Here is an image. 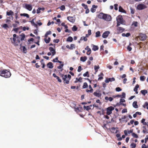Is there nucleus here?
Wrapping results in <instances>:
<instances>
[{
	"label": "nucleus",
	"mask_w": 148,
	"mask_h": 148,
	"mask_svg": "<svg viewBox=\"0 0 148 148\" xmlns=\"http://www.w3.org/2000/svg\"><path fill=\"white\" fill-rule=\"evenodd\" d=\"M13 42H12L14 43L15 45H17L18 43L20 42V40L22 41L24 40L25 37V35L24 34H22L19 36V37H17L16 34H14L13 35Z\"/></svg>",
	"instance_id": "f257e3e1"
},
{
	"label": "nucleus",
	"mask_w": 148,
	"mask_h": 148,
	"mask_svg": "<svg viewBox=\"0 0 148 148\" xmlns=\"http://www.w3.org/2000/svg\"><path fill=\"white\" fill-rule=\"evenodd\" d=\"M9 71L7 70H1L0 71V75L5 78H8L9 77Z\"/></svg>",
	"instance_id": "f03ea898"
},
{
	"label": "nucleus",
	"mask_w": 148,
	"mask_h": 148,
	"mask_svg": "<svg viewBox=\"0 0 148 148\" xmlns=\"http://www.w3.org/2000/svg\"><path fill=\"white\" fill-rule=\"evenodd\" d=\"M71 78V76L70 75H64L63 80L65 83L68 84Z\"/></svg>",
	"instance_id": "7ed1b4c3"
},
{
	"label": "nucleus",
	"mask_w": 148,
	"mask_h": 148,
	"mask_svg": "<svg viewBox=\"0 0 148 148\" xmlns=\"http://www.w3.org/2000/svg\"><path fill=\"white\" fill-rule=\"evenodd\" d=\"M117 23H119L121 24L125 25L124 21L122 17L121 16H119L116 17Z\"/></svg>",
	"instance_id": "20e7f679"
},
{
	"label": "nucleus",
	"mask_w": 148,
	"mask_h": 148,
	"mask_svg": "<svg viewBox=\"0 0 148 148\" xmlns=\"http://www.w3.org/2000/svg\"><path fill=\"white\" fill-rule=\"evenodd\" d=\"M103 19L107 21H110L112 20V17L110 15L104 14Z\"/></svg>",
	"instance_id": "39448f33"
},
{
	"label": "nucleus",
	"mask_w": 148,
	"mask_h": 148,
	"mask_svg": "<svg viewBox=\"0 0 148 148\" xmlns=\"http://www.w3.org/2000/svg\"><path fill=\"white\" fill-rule=\"evenodd\" d=\"M114 107L112 106H110L107 108V114L109 115L112 113V111L114 110Z\"/></svg>",
	"instance_id": "423d86ee"
},
{
	"label": "nucleus",
	"mask_w": 148,
	"mask_h": 148,
	"mask_svg": "<svg viewBox=\"0 0 148 148\" xmlns=\"http://www.w3.org/2000/svg\"><path fill=\"white\" fill-rule=\"evenodd\" d=\"M146 7V6L145 5L142 4H140L138 5L137 9L138 10H141L145 8Z\"/></svg>",
	"instance_id": "0eeeda50"
},
{
	"label": "nucleus",
	"mask_w": 148,
	"mask_h": 148,
	"mask_svg": "<svg viewBox=\"0 0 148 148\" xmlns=\"http://www.w3.org/2000/svg\"><path fill=\"white\" fill-rule=\"evenodd\" d=\"M138 37L140 40L143 41L146 39L147 36L145 34H139Z\"/></svg>",
	"instance_id": "6e6552de"
},
{
	"label": "nucleus",
	"mask_w": 148,
	"mask_h": 148,
	"mask_svg": "<svg viewBox=\"0 0 148 148\" xmlns=\"http://www.w3.org/2000/svg\"><path fill=\"white\" fill-rule=\"evenodd\" d=\"M125 30V29L121 27H118L117 28V33L118 34L121 33Z\"/></svg>",
	"instance_id": "1a4fd4ad"
},
{
	"label": "nucleus",
	"mask_w": 148,
	"mask_h": 148,
	"mask_svg": "<svg viewBox=\"0 0 148 148\" xmlns=\"http://www.w3.org/2000/svg\"><path fill=\"white\" fill-rule=\"evenodd\" d=\"M110 34V32L109 31H107L103 33L102 37L103 38H106Z\"/></svg>",
	"instance_id": "9d476101"
},
{
	"label": "nucleus",
	"mask_w": 148,
	"mask_h": 148,
	"mask_svg": "<svg viewBox=\"0 0 148 148\" xmlns=\"http://www.w3.org/2000/svg\"><path fill=\"white\" fill-rule=\"evenodd\" d=\"M67 19L70 22L73 23L75 20V18L73 16H68L67 17Z\"/></svg>",
	"instance_id": "9b49d317"
},
{
	"label": "nucleus",
	"mask_w": 148,
	"mask_h": 148,
	"mask_svg": "<svg viewBox=\"0 0 148 148\" xmlns=\"http://www.w3.org/2000/svg\"><path fill=\"white\" fill-rule=\"evenodd\" d=\"M97 8V6L95 5H93L92 8L90 9L91 12L94 13L96 11V9Z\"/></svg>",
	"instance_id": "f8f14e48"
},
{
	"label": "nucleus",
	"mask_w": 148,
	"mask_h": 148,
	"mask_svg": "<svg viewBox=\"0 0 148 148\" xmlns=\"http://www.w3.org/2000/svg\"><path fill=\"white\" fill-rule=\"evenodd\" d=\"M25 8L29 11H31L32 9V6L30 4H26L25 5Z\"/></svg>",
	"instance_id": "ddd939ff"
},
{
	"label": "nucleus",
	"mask_w": 148,
	"mask_h": 148,
	"mask_svg": "<svg viewBox=\"0 0 148 148\" xmlns=\"http://www.w3.org/2000/svg\"><path fill=\"white\" fill-rule=\"evenodd\" d=\"M133 132V130L132 129L131 130H128L127 131L126 130H125L124 131V133L125 135L127 136V134H130L131 133H132Z\"/></svg>",
	"instance_id": "4468645a"
},
{
	"label": "nucleus",
	"mask_w": 148,
	"mask_h": 148,
	"mask_svg": "<svg viewBox=\"0 0 148 148\" xmlns=\"http://www.w3.org/2000/svg\"><path fill=\"white\" fill-rule=\"evenodd\" d=\"M49 50L52 53L53 56L55 54L56 52L55 51V50L53 47H50L49 48Z\"/></svg>",
	"instance_id": "2eb2a0df"
},
{
	"label": "nucleus",
	"mask_w": 148,
	"mask_h": 148,
	"mask_svg": "<svg viewBox=\"0 0 148 148\" xmlns=\"http://www.w3.org/2000/svg\"><path fill=\"white\" fill-rule=\"evenodd\" d=\"M118 129V128H116ZM116 128L115 127H112L110 129V131L111 132L114 133H116L118 132V130H116Z\"/></svg>",
	"instance_id": "dca6fc26"
},
{
	"label": "nucleus",
	"mask_w": 148,
	"mask_h": 148,
	"mask_svg": "<svg viewBox=\"0 0 148 148\" xmlns=\"http://www.w3.org/2000/svg\"><path fill=\"white\" fill-rule=\"evenodd\" d=\"M85 49L87 50L86 53L87 55H89L90 54L91 51L90 49L89 48L88 46H87L85 48Z\"/></svg>",
	"instance_id": "f3484780"
},
{
	"label": "nucleus",
	"mask_w": 148,
	"mask_h": 148,
	"mask_svg": "<svg viewBox=\"0 0 148 148\" xmlns=\"http://www.w3.org/2000/svg\"><path fill=\"white\" fill-rule=\"evenodd\" d=\"M93 95L95 96L99 97H100L101 95V93L97 92H94L93 93Z\"/></svg>",
	"instance_id": "a211bd4d"
},
{
	"label": "nucleus",
	"mask_w": 148,
	"mask_h": 148,
	"mask_svg": "<svg viewBox=\"0 0 148 148\" xmlns=\"http://www.w3.org/2000/svg\"><path fill=\"white\" fill-rule=\"evenodd\" d=\"M92 50L94 51H96L98 49V47L97 46L94 45L92 44Z\"/></svg>",
	"instance_id": "6ab92c4d"
},
{
	"label": "nucleus",
	"mask_w": 148,
	"mask_h": 148,
	"mask_svg": "<svg viewBox=\"0 0 148 148\" xmlns=\"http://www.w3.org/2000/svg\"><path fill=\"white\" fill-rule=\"evenodd\" d=\"M104 14L103 13H100L98 15V17L100 19H103Z\"/></svg>",
	"instance_id": "aec40b11"
},
{
	"label": "nucleus",
	"mask_w": 148,
	"mask_h": 148,
	"mask_svg": "<svg viewBox=\"0 0 148 148\" xmlns=\"http://www.w3.org/2000/svg\"><path fill=\"white\" fill-rule=\"evenodd\" d=\"M142 128L143 129V132L144 133H147L148 132H147V130L146 127L145 126H143L142 127Z\"/></svg>",
	"instance_id": "412c9836"
},
{
	"label": "nucleus",
	"mask_w": 148,
	"mask_h": 148,
	"mask_svg": "<svg viewBox=\"0 0 148 148\" xmlns=\"http://www.w3.org/2000/svg\"><path fill=\"white\" fill-rule=\"evenodd\" d=\"M47 66L50 69H52L53 68V64L51 62H49L47 64Z\"/></svg>",
	"instance_id": "4be33fe9"
},
{
	"label": "nucleus",
	"mask_w": 148,
	"mask_h": 148,
	"mask_svg": "<svg viewBox=\"0 0 148 148\" xmlns=\"http://www.w3.org/2000/svg\"><path fill=\"white\" fill-rule=\"evenodd\" d=\"M87 59V57L86 56L84 57H81L80 58V60L83 62L85 61Z\"/></svg>",
	"instance_id": "5701e85b"
},
{
	"label": "nucleus",
	"mask_w": 148,
	"mask_h": 148,
	"mask_svg": "<svg viewBox=\"0 0 148 148\" xmlns=\"http://www.w3.org/2000/svg\"><path fill=\"white\" fill-rule=\"evenodd\" d=\"M132 105L133 107L135 108H138V106L137 105V102L136 101L134 102Z\"/></svg>",
	"instance_id": "b1692460"
},
{
	"label": "nucleus",
	"mask_w": 148,
	"mask_h": 148,
	"mask_svg": "<svg viewBox=\"0 0 148 148\" xmlns=\"http://www.w3.org/2000/svg\"><path fill=\"white\" fill-rule=\"evenodd\" d=\"M103 74L102 73H101V74L100 75H98V76L99 77L98 80H100L102 79H103Z\"/></svg>",
	"instance_id": "393cba45"
},
{
	"label": "nucleus",
	"mask_w": 148,
	"mask_h": 148,
	"mask_svg": "<svg viewBox=\"0 0 148 148\" xmlns=\"http://www.w3.org/2000/svg\"><path fill=\"white\" fill-rule=\"evenodd\" d=\"M35 18H34V19H33L31 21V24L34 26L35 27H37V24H36L34 22V19H35Z\"/></svg>",
	"instance_id": "a878e982"
},
{
	"label": "nucleus",
	"mask_w": 148,
	"mask_h": 148,
	"mask_svg": "<svg viewBox=\"0 0 148 148\" xmlns=\"http://www.w3.org/2000/svg\"><path fill=\"white\" fill-rule=\"evenodd\" d=\"M21 48L22 49L24 53H26L27 52V49L24 46H22L21 47Z\"/></svg>",
	"instance_id": "bb28decb"
},
{
	"label": "nucleus",
	"mask_w": 148,
	"mask_h": 148,
	"mask_svg": "<svg viewBox=\"0 0 148 148\" xmlns=\"http://www.w3.org/2000/svg\"><path fill=\"white\" fill-rule=\"evenodd\" d=\"M99 68V65H95L94 66V69L95 71V73L97 72Z\"/></svg>",
	"instance_id": "cd10ccee"
},
{
	"label": "nucleus",
	"mask_w": 148,
	"mask_h": 148,
	"mask_svg": "<svg viewBox=\"0 0 148 148\" xmlns=\"http://www.w3.org/2000/svg\"><path fill=\"white\" fill-rule=\"evenodd\" d=\"M143 107L144 108H146L148 110V102H145V104L143 106Z\"/></svg>",
	"instance_id": "c85d7f7f"
},
{
	"label": "nucleus",
	"mask_w": 148,
	"mask_h": 148,
	"mask_svg": "<svg viewBox=\"0 0 148 148\" xmlns=\"http://www.w3.org/2000/svg\"><path fill=\"white\" fill-rule=\"evenodd\" d=\"M141 93L144 95H145V94L147 93V91L146 90H141L140 91Z\"/></svg>",
	"instance_id": "c756f323"
},
{
	"label": "nucleus",
	"mask_w": 148,
	"mask_h": 148,
	"mask_svg": "<svg viewBox=\"0 0 148 148\" xmlns=\"http://www.w3.org/2000/svg\"><path fill=\"white\" fill-rule=\"evenodd\" d=\"M145 119H143L141 121V123H142L144 125H147V123L145 122Z\"/></svg>",
	"instance_id": "7c9ffc66"
},
{
	"label": "nucleus",
	"mask_w": 148,
	"mask_h": 148,
	"mask_svg": "<svg viewBox=\"0 0 148 148\" xmlns=\"http://www.w3.org/2000/svg\"><path fill=\"white\" fill-rule=\"evenodd\" d=\"M80 40H84L85 41H86L87 40V39L85 37L82 36Z\"/></svg>",
	"instance_id": "2f4dec72"
},
{
	"label": "nucleus",
	"mask_w": 148,
	"mask_h": 148,
	"mask_svg": "<svg viewBox=\"0 0 148 148\" xmlns=\"http://www.w3.org/2000/svg\"><path fill=\"white\" fill-rule=\"evenodd\" d=\"M20 15L21 16H26L27 18H29V15L27 14L24 13V14H20Z\"/></svg>",
	"instance_id": "473e14b6"
},
{
	"label": "nucleus",
	"mask_w": 148,
	"mask_h": 148,
	"mask_svg": "<svg viewBox=\"0 0 148 148\" xmlns=\"http://www.w3.org/2000/svg\"><path fill=\"white\" fill-rule=\"evenodd\" d=\"M67 41L71 42L73 41V38L71 37H69L67 39Z\"/></svg>",
	"instance_id": "72a5a7b5"
},
{
	"label": "nucleus",
	"mask_w": 148,
	"mask_h": 148,
	"mask_svg": "<svg viewBox=\"0 0 148 148\" xmlns=\"http://www.w3.org/2000/svg\"><path fill=\"white\" fill-rule=\"evenodd\" d=\"M119 12H125V10L121 6H120L119 7Z\"/></svg>",
	"instance_id": "f704fd0d"
},
{
	"label": "nucleus",
	"mask_w": 148,
	"mask_h": 148,
	"mask_svg": "<svg viewBox=\"0 0 148 148\" xmlns=\"http://www.w3.org/2000/svg\"><path fill=\"white\" fill-rule=\"evenodd\" d=\"M100 32L99 31L97 32L96 33V35L95 37H99L100 36Z\"/></svg>",
	"instance_id": "c9c22d12"
},
{
	"label": "nucleus",
	"mask_w": 148,
	"mask_h": 148,
	"mask_svg": "<svg viewBox=\"0 0 148 148\" xmlns=\"http://www.w3.org/2000/svg\"><path fill=\"white\" fill-rule=\"evenodd\" d=\"M132 136L134 138H138V135L137 134H135V133H132Z\"/></svg>",
	"instance_id": "e433bc0d"
},
{
	"label": "nucleus",
	"mask_w": 148,
	"mask_h": 148,
	"mask_svg": "<svg viewBox=\"0 0 148 148\" xmlns=\"http://www.w3.org/2000/svg\"><path fill=\"white\" fill-rule=\"evenodd\" d=\"M45 42L47 43H49L50 40V38L49 37L48 38V39H47L46 38H45Z\"/></svg>",
	"instance_id": "4c0bfd02"
},
{
	"label": "nucleus",
	"mask_w": 148,
	"mask_h": 148,
	"mask_svg": "<svg viewBox=\"0 0 148 148\" xmlns=\"http://www.w3.org/2000/svg\"><path fill=\"white\" fill-rule=\"evenodd\" d=\"M1 26L3 27L6 29H7V28L8 27V25L6 24H4L3 25H2Z\"/></svg>",
	"instance_id": "58836bf2"
},
{
	"label": "nucleus",
	"mask_w": 148,
	"mask_h": 148,
	"mask_svg": "<svg viewBox=\"0 0 148 148\" xmlns=\"http://www.w3.org/2000/svg\"><path fill=\"white\" fill-rule=\"evenodd\" d=\"M145 77L144 76H141L140 77V79L141 81H143L145 80Z\"/></svg>",
	"instance_id": "ea45409f"
},
{
	"label": "nucleus",
	"mask_w": 148,
	"mask_h": 148,
	"mask_svg": "<svg viewBox=\"0 0 148 148\" xmlns=\"http://www.w3.org/2000/svg\"><path fill=\"white\" fill-rule=\"evenodd\" d=\"M83 76L84 77L87 76L88 77H89V73H88V71L86 72L85 73H84L83 74Z\"/></svg>",
	"instance_id": "a19ab883"
},
{
	"label": "nucleus",
	"mask_w": 148,
	"mask_h": 148,
	"mask_svg": "<svg viewBox=\"0 0 148 148\" xmlns=\"http://www.w3.org/2000/svg\"><path fill=\"white\" fill-rule=\"evenodd\" d=\"M88 86L87 83L86 82H85L84 84V85L82 86L83 88H85L88 87Z\"/></svg>",
	"instance_id": "79ce46f5"
},
{
	"label": "nucleus",
	"mask_w": 148,
	"mask_h": 148,
	"mask_svg": "<svg viewBox=\"0 0 148 148\" xmlns=\"http://www.w3.org/2000/svg\"><path fill=\"white\" fill-rule=\"evenodd\" d=\"M139 86L138 84H137L136 86L135 87V88H134V91H137L138 88H139Z\"/></svg>",
	"instance_id": "37998d69"
},
{
	"label": "nucleus",
	"mask_w": 148,
	"mask_h": 148,
	"mask_svg": "<svg viewBox=\"0 0 148 148\" xmlns=\"http://www.w3.org/2000/svg\"><path fill=\"white\" fill-rule=\"evenodd\" d=\"M77 27L75 25H74L72 28V30L73 31H77Z\"/></svg>",
	"instance_id": "c03bdc74"
},
{
	"label": "nucleus",
	"mask_w": 148,
	"mask_h": 148,
	"mask_svg": "<svg viewBox=\"0 0 148 148\" xmlns=\"http://www.w3.org/2000/svg\"><path fill=\"white\" fill-rule=\"evenodd\" d=\"M130 146L131 148H134L136 147V144L135 143H132L131 144Z\"/></svg>",
	"instance_id": "a18cd8bd"
},
{
	"label": "nucleus",
	"mask_w": 148,
	"mask_h": 148,
	"mask_svg": "<svg viewBox=\"0 0 148 148\" xmlns=\"http://www.w3.org/2000/svg\"><path fill=\"white\" fill-rule=\"evenodd\" d=\"M62 10H64L65 9V7L64 5H62L59 8Z\"/></svg>",
	"instance_id": "49530a36"
},
{
	"label": "nucleus",
	"mask_w": 148,
	"mask_h": 148,
	"mask_svg": "<svg viewBox=\"0 0 148 148\" xmlns=\"http://www.w3.org/2000/svg\"><path fill=\"white\" fill-rule=\"evenodd\" d=\"M84 108L86 110H89L90 109V106H84Z\"/></svg>",
	"instance_id": "de8ad7c7"
},
{
	"label": "nucleus",
	"mask_w": 148,
	"mask_h": 148,
	"mask_svg": "<svg viewBox=\"0 0 148 148\" xmlns=\"http://www.w3.org/2000/svg\"><path fill=\"white\" fill-rule=\"evenodd\" d=\"M64 65L63 62V64H60L59 66H58L57 68L58 69H61L63 67Z\"/></svg>",
	"instance_id": "09e8293b"
},
{
	"label": "nucleus",
	"mask_w": 148,
	"mask_h": 148,
	"mask_svg": "<svg viewBox=\"0 0 148 148\" xmlns=\"http://www.w3.org/2000/svg\"><path fill=\"white\" fill-rule=\"evenodd\" d=\"M70 49H73L75 48V45L74 44H72L71 45Z\"/></svg>",
	"instance_id": "8fccbe9b"
},
{
	"label": "nucleus",
	"mask_w": 148,
	"mask_h": 148,
	"mask_svg": "<svg viewBox=\"0 0 148 148\" xmlns=\"http://www.w3.org/2000/svg\"><path fill=\"white\" fill-rule=\"evenodd\" d=\"M61 25L64 27V28L65 29H67L68 28V26L66 25H65V23H62L61 24Z\"/></svg>",
	"instance_id": "3c124183"
},
{
	"label": "nucleus",
	"mask_w": 148,
	"mask_h": 148,
	"mask_svg": "<svg viewBox=\"0 0 148 148\" xmlns=\"http://www.w3.org/2000/svg\"><path fill=\"white\" fill-rule=\"evenodd\" d=\"M76 79L77 80L78 82H82V78L81 77H80L79 78H76Z\"/></svg>",
	"instance_id": "603ef678"
},
{
	"label": "nucleus",
	"mask_w": 148,
	"mask_h": 148,
	"mask_svg": "<svg viewBox=\"0 0 148 148\" xmlns=\"http://www.w3.org/2000/svg\"><path fill=\"white\" fill-rule=\"evenodd\" d=\"M121 98H125V94L124 92H123L122 93Z\"/></svg>",
	"instance_id": "864d4df0"
},
{
	"label": "nucleus",
	"mask_w": 148,
	"mask_h": 148,
	"mask_svg": "<svg viewBox=\"0 0 148 148\" xmlns=\"http://www.w3.org/2000/svg\"><path fill=\"white\" fill-rule=\"evenodd\" d=\"M42 10V8H38V9L37 10V13L38 14L40 12V10Z\"/></svg>",
	"instance_id": "5fc2aeb1"
},
{
	"label": "nucleus",
	"mask_w": 148,
	"mask_h": 148,
	"mask_svg": "<svg viewBox=\"0 0 148 148\" xmlns=\"http://www.w3.org/2000/svg\"><path fill=\"white\" fill-rule=\"evenodd\" d=\"M82 6H83L85 9H87L88 8V6L87 5L85 4L84 3H82Z\"/></svg>",
	"instance_id": "6e6d98bb"
},
{
	"label": "nucleus",
	"mask_w": 148,
	"mask_h": 148,
	"mask_svg": "<svg viewBox=\"0 0 148 148\" xmlns=\"http://www.w3.org/2000/svg\"><path fill=\"white\" fill-rule=\"evenodd\" d=\"M116 90L118 92L120 91L121 90V89L119 87H117L116 88Z\"/></svg>",
	"instance_id": "4d7b16f0"
},
{
	"label": "nucleus",
	"mask_w": 148,
	"mask_h": 148,
	"mask_svg": "<svg viewBox=\"0 0 148 148\" xmlns=\"http://www.w3.org/2000/svg\"><path fill=\"white\" fill-rule=\"evenodd\" d=\"M58 57H56L55 59L53 60V62H57V61L58 60Z\"/></svg>",
	"instance_id": "13d9d810"
},
{
	"label": "nucleus",
	"mask_w": 148,
	"mask_h": 148,
	"mask_svg": "<svg viewBox=\"0 0 148 148\" xmlns=\"http://www.w3.org/2000/svg\"><path fill=\"white\" fill-rule=\"evenodd\" d=\"M82 70V67L80 66H79L78 67L77 71L78 72H80Z\"/></svg>",
	"instance_id": "bf43d9fd"
},
{
	"label": "nucleus",
	"mask_w": 148,
	"mask_h": 148,
	"mask_svg": "<svg viewBox=\"0 0 148 148\" xmlns=\"http://www.w3.org/2000/svg\"><path fill=\"white\" fill-rule=\"evenodd\" d=\"M114 9L116 10H118V8L117 7L118 6V5L117 4H115L114 5Z\"/></svg>",
	"instance_id": "052dcab7"
},
{
	"label": "nucleus",
	"mask_w": 148,
	"mask_h": 148,
	"mask_svg": "<svg viewBox=\"0 0 148 148\" xmlns=\"http://www.w3.org/2000/svg\"><path fill=\"white\" fill-rule=\"evenodd\" d=\"M23 31H25L26 29L28 30L29 29V28L28 27H23Z\"/></svg>",
	"instance_id": "680f3d73"
},
{
	"label": "nucleus",
	"mask_w": 148,
	"mask_h": 148,
	"mask_svg": "<svg viewBox=\"0 0 148 148\" xmlns=\"http://www.w3.org/2000/svg\"><path fill=\"white\" fill-rule=\"evenodd\" d=\"M127 49L129 51H130L132 49V48L130 46H128L127 47Z\"/></svg>",
	"instance_id": "e2e57ef3"
},
{
	"label": "nucleus",
	"mask_w": 148,
	"mask_h": 148,
	"mask_svg": "<svg viewBox=\"0 0 148 148\" xmlns=\"http://www.w3.org/2000/svg\"><path fill=\"white\" fill-rule=\"evenodd\" d=\"M133 25L137 27L138 26V23L137 22H134Z\"/></svg>",
	"instance_id": "0e129e2a"
},
{
	"label": "nucleus",
	"mask_w": 148,
	"mask_h": 148,
	"mask_svg": "<svg viewBox=\"0 0 148 148\" xmlns=\"http://www.w3.org/2000/svg\"><path fill=\"white\" fill-rule=\"evenodd\" d=\"M127 112V110L126 109H124L122 110V113H123Z\"/></svg>",
	"instance_id": "69168bd1"
},
{
	"label": "nucleus",
	"mask_w": 148,
	"mask_h": 148,
	"mask_svg": "<svg viewBox=\"0 0 148 148\" xmlns=\"http://www.w3.org/2000/svg\"><path fill=\"white\" fill-rule=\"evenodd\" d=\"M107 67L109 68V69H111L112 68V67L110 65L108 64L107 65Z\"/></svg>",
	"instance_id": "338daca9"
},
{
	"label": "nucleus",
	"mask_w": 148,
	"mask_h": 148,
	"mask_svg": "<svg viewBox=\"0 0 148 148\" xmlns=\"http://www.w3.org/2000/svg\"><path fill=\"white\" fill-rule=\"evenodd\" d=\"M142 148H147V146H146V145L145 144H143L142 145Z\"/></svg>",
	"instance_id": "774afa93"
}]
</instances>
